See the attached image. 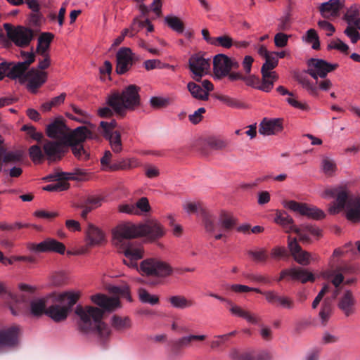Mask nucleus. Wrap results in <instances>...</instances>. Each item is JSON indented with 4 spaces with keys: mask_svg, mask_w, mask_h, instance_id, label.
<instances>
[{
    "mask_svg": "<svg viewBox=\"0 0 360 360\" xmlns=\"http://www.w3.org/2000/svg\"><path fill=\"white\" fill-rule=\"evenodd\" d=\"M165 233L163 226L155 220L139 224L125 222L117 225L112 230L113 243L126 257L123 259L124 264L133 266H137L136 261L143 257V250L140 243L131 240L146 237L150 241H155Z\"/></svg>",
    "mask_w": 360,
    "mask_h": 360,
    "instance_id": "1",
    "label": "nucleus"
},
{
    "mask_svg": "<svg viewBox=\"0 0 360 360\" xmlns=\"http://www.w3.org/2000/svg\"><path fill=\"white\" fill-rule=\"evenodd\" d=\"M91 301L102 309L92 306L77 305L75 314L79 317L77 322L80 332L95 333L101 338H107L110 334L109 327L102 321L103 311H112L120 307L117 297H109L105 295L96 294L91 297Z\"/></svg>",
    "mask_w": 360,
    "mask_h": 360,
    "instance_id": "2",
    "label": "nucleus"
},
{
    "mask_svg": "<svg viewBox=\"0 0 360 360\" xmlns=\"http://www.w3.org/2000/svg\"><path fill=\"white\" fill-rule=\"evenodd\" d=\"M321 196L324 198H334L328 206V212L335 214L345 210L349 221H360V196H354L345 185H338L326 188Z\"/></svg>",
    "mask_w": 360,
    "mask_h": 360,
    "instance_id": "3",
    "label": "nucleus"
},
{
    "mask_svg": "<svg viewBox=\"0 0 360 360\" xmlns=\"http://www.w3.org/2000/svg\"><path fill=\"white\" fill-rule=\"evenodd\" d=\"M46 134L50 138L63 139L65 144L72 147V153L77 159H89V154L82 145L90 134V131L86 127H79L69 131L63 121L57 118L47 126Z\"/></svg>",
    "mask_w": 360,
    "mask_h": 360,
    "instance_id": "4",
    "label": "nucleus"
},
{
    "mask_svg": "<svg viewBox=\"0 0 360 360\" xmlns=\"http://www.w3.org/2000/svg\"><path fill=\"white\" fill-rule=\"evenodd\" d=\"M140 89L135 84H129L122 91H112L106 97L105 103L114 110L118 117L123 118L127 112L134 111L140 106Z\"/></svg>",
    "mask_w": 360,
    "mask_h": 360,
    "instance_id": "5",
    "label": "nucleus"
},
{
    "mask_svg": "<svg viewBox=\"0 0 360 360\" xmlns=\"http://www.w3.org/2000/svg\"><path fill=\"white\" fill-rule=\"evenodd\" d=\"M57 303L47 308L46 315L55 322L65 320L72 307L79 299V295L74 292H65L51 295Z\"/></svg>",
    "mask_w": 360,
    "mask_h": 360,
    "instance_id": "6",
    "label": "nucleus"
},
{
    "mask_svg": "<svg viewBox=\"0 0 360 360\" xmlns=\"http://www.w3.org/2000/svg\"><path fill=\"white\" fill-rule=\"evenodd\" d=\"M202 224L206 232L213 233L216 231L230 232L238 224V219L231 212L221 210L216 222L215 217L209 211H201Z\"/></svg>",
    "mask_w": 360,
    "mask_h": 360,
    "instance_id": "7",
    "label": "nucleus"
},
{
    "mask_svg": "<svg viewBox=\"0 0 360 360\" xmlns=\"http://www.w3.org/2000/svg\"><path fill=\"white\" fill-rule=\"evenodd\" d=\"M137 266L127 265L131 268L136 269L142 275L153 276L157 277H167L172 274V268L166 262L154 258H148L143 260Z\"/></svg>",
    "mask_w": 360,
    "mask_h": 360,
    "instance_id": "8",
    "label": "nucleus"
},
{
    "mask_svg": "<svg viewBox=\"0 0 360 360\" xmlns=\"http://www.w3.org/2000/svg\"><path fill=\"white\" fill-rule=\"evenodd\" d=\"M4 28L8 37L17 46L21 48L27 46L34 38L32 29L23 26L14 27L9 23H5Z\"/></svg>",
    "mask_w": 360,
    "mask_h": 360,
    "instance_id": "9",
    "label": "nucleus"
},
{
    "mask_svg": "<svg viewBox=\"0 0 360 360\" xmlns=\"http://www.w3.org/2000/svg\"><path fill=\"white\" fill-rule=\"evenodd\" d=\"M278 63V58L271 53L266 56L265 63L262 66L261 73L264 79V85L261 89L264 92H269L272 89L274 82L278 79L276 72H271L277 66Z\"/></svg>",
    "mask_w": 360,
    "mask_h": 360,
    "instance_id": "10",
    "label": "nucleus"
},
{
    "mask_svg": "<svg viewBox=\"0 0 360 360\" xmlns=\"http://www.w3.org/2000/svg\"><path fill=\"white\" fill-rule=\"evenodd\" d=\"M307 65V72L316 80L318 77L325 78L328 73L335 70L339 66L338 63H330L323 59L319 58L309 59Z\"/></svg>",
    "mask_w": 360,
    "mask_h": 360,
    "instance_id": "11",
    "label": "nucleus"
},
{
    "mask_svg": "<svg viewBox=\"0 0 360 360\" xmlns=\"http://www.w3.org/2000/svg\"><path fill=\"white\" fill-rule=\"evenodd\" d=\"M21 328L18 325L0 330V349H15L20 344Z\"/></svg>",
    "mask_w": 360,
    "mask_h": 360,
    "instance_id": "12",
    "label": "nucleus"
},
{
    "mask_svg": "<svg viewBox=\"0 0 360 360\" xmlns=\"http://www.w3.org/2000/svg\"><path fill=\"white\" fill-rule=\"evenodd\" d=\"M285 207L302 215L307 216L314 219L319 220L325 217V213L321 210L316 207L309 206L305 203L290 200L286 202Z\"/></svg>",
    "mask_w": 360,
    "mask_h": 360,
    "instance_id": "13",
    "label": "nucleus"
},
{
    "mask_svg": "<svg viewBox=\"0 0 360 360\" xmlns=\"http://www.w3.org/2000/svg\"><path fill=\"white\" fill-rule=\"evenodd\" d=\"M28 248L30 250L37 252H54L60 255H63L65 251V246L63 243L51 238H48L38 244L30 243L28 245Z\"/></svg>",
    "mask_w": 360,
    "mask_h": 360,
    "instance_id": "14",
    "label": "nucleus"
},
{
    "mask_svg": "<svg viewBox=\"0 0 360 360\" xmlns=\"http://www.w3.org/2000/svg\"><path fill=\"white\" fill-rule=\"evenodd\" d=\"M262 295L265 297L268 303L275 307L291 310L295 306L292 298L285 295H281L274 290L263 291Z\"/></svg>",
    "mask_w": 360,
    "mask_h": 360,
    "instance_id": "15",
    "label": "nucleus"
},
{
    "mask_svg": "<svg viewBox=\"0 0 360 360\" xmlns=\"http://www.w3.org/2000/svg\"><path fill=\"white\" fill-rule=\"evenodd\" d=\"M208 295L220 300L221 302H226L230 307V311L233 315L236 316L243 318L248 322L252 324H257L260 320L259 318L255 316V315L250 314L249 311L242 309L240 307L234 304L231 300H227L221 296H219L217 294L210 292Z\"/></svg>",
    "mask_w": 360,
    "mask_h": 360,
    "instance_id": "16",
    "label": "nucleus"
},
{
    "mask_svg": "<svg viewBox=\"0 0 360 360\" xmlns=\"http://www.w3.org/2000/svg\"><path fill=\"white\" fill-rule=\"evenodd\" d=\"M189 68L194 75L193 78L200 82L203 74L209 69V59H205L200 53L192 55L189 58Z\"/></svg>",
    "mask_w": 360,
    "mask_h": 360,
    "instance_id": "17",
    "label": "nucleus"
},
{
    "mask_svg": "<svg viewBox=\"0 0 360 360\" xmlns=\"http://www.w3.org/2000/svg\"><path fill=\"white\" fill-rule=\"evenodd\" d=\"M24 80L28 82L27 88L32 93H36L37 89L47 80V73L32 68L24 75Z\"/></svg>",
    "mask_w": 360,
    "mask_h": 360,
    "instance_id": "18",
    "label": "nucleus"
},
{
    "mask_svg": "<svg viewBox=\"0 0 360 360\" xmlns=\"http://www.w3.org/2000/svg\"><path fill=\"white\" fill-rule=\"evenodd\" d=\"M288 246L292 256L297 263L304 266L310 263V253L302 249L295 238L288 237Z\"/></svg>",
    "mask_w": 360,
    "mask_h": 360,
    "instance_id": "19",
    "label": "nucleus"
},
{
    "mask_svg": "<svg viewBox=\"0 0 360 360\" xmlns=\"http://www.w3.org/2000/svg\"><path fill=\"white\" fill-rule=\"evenodd\" d=\"M132 52L129 48H121L117 53L116 72L119 75H123L129 70L132 65Z\"/></svg>",
    "mask_w": 360,
    "mask_h": 360,
    "instance_id": "20",
    "label": "nucleus"
},
{
    "mask_svg": "<svg viewBox=\"0 0 360 360\" xmlns=\"http://www.w3.org/2000/svg\"><path fill=\"white\" fill-rule=\"evenodd\" d=\"M43 148L44 154L49 161L60 160L65 152V144L58 141H49Z\"/></svg>",
    "mask_w": 360,
    "mask_h": 360,
    "instance_id": "21",
    "label": "nucleus"
},
{
    "mask_svg": "<svg viewBox=\"0 0 360 360\" xmlns=\"http://www.w3.org/2000/svg\"><path fill=\"white\" fill-rule=\"evenodd\" d=\"M84 233L85 240L88 247L100 245L105 240L104 233L91 223H88Z\"/></svg>",
    "mask_w": 360,
    "mask_h": 360,
    "instance_id": "22",
    "label": "nucleus"
},
{
    "mask_svg": "<svg viewBox=\"0 0 360 360\" xmlns=\"http://www.w3.org/2000/svg\"><path fill=\"white\" fill-rule=\"evenodd\" d=\"M283 130V120L264 118L259 126V132L265 136L274 135Z\"/></svg>",
    "mask_w": 360,
    "mask_h": 360,
    "instance_id": "23",
    "label": "nucleus"
},
{
    "mask_svg": "<svg viewBox=\"0 0 360 360\" xmlns=\"http://www.w3.org/2000/svg\"><path fill=\"white\" fill-rule=\"evenodd\" d=\"M344 3L345 0H329L320 6V13L324 18L327 19L338 17Z\"/></svg>",
    "mask_w": 360,
    "mask_h": 360,
    "instance_id": "24",
    "label": "nucleus"
},
{
    "mask_svg": "<svg viewBox=\"0 0 360 360\" xmlns=\"http://www.w3.org/2000/svg\"><path fill=\"white\" fill-rule=\"evenodd\" d=\"M229 57L220 53L214 57L213 69L215 75L218 78H222L229 74Z\"/></svg>",
    "mask_w": 360,
    "mask_h": 360,
    "instance_id": "25",
    "label": "nucleus"
},
{
    "mask_svg": "<svg viewBox=\"0 0 360 360\" xmlns=\"http://www.w3.org/2000/svg\"><path fill=\"white\" fill-rule=\"evenodd\" d=\"M33 58H30L27 62H19L18 63H8V69L7 71V77L11 79H16L18 77H23L26 74L25 72L28 70L30 65L33 63Z\"/></svg>",
    "mask_w": 360,
    "mask_h": 360,
    "instance_id": "26",
    "label": "nucleus"
},
{
    "mask_svg": "<svg viewBox=\"0 0 360 360\" xmlns=\"http://www.w3.org/2000/svg\"><path fill=\"white\" fill-rule=\"evenodd\" d=\"M205 339L206 335H190L184 336L172 342V351L177 354L182 348L188 347L193 341H204Z\"/></svg>",
    "mask_w": 360,
    "mask_h": 360,
    "instance_id": "27",
    "label": "nucleus"
},
{
    "mask_svg": "<svg viewBox=\"0 0 360 360\" xmlns=\"http://www.w3.org/2000/svg\"><path fill=\"white\" fill-rule=\"evenodd\" d=\"M339 309L346 316L352 315L354 311L355 299L350 290H347L338 302Z\"/></svg>",
    "mask_w": 360,
    "mask_h": 360,
    "instance_id": "28",
    "label": "nucleus"
},
{
    "mask_svg": "<svg viewBox=\"0 0 360 360\" xmlns=\"http://www.w3.org/2000/svg\"><path fill=\"white\" fill-rule=\"evenodd\" d=\"M274 221L281 226L286 233L292 232L297 227L292 218L283 210H276Z\"/></svg>",
    "mask_w": 360,
    "mask_h": 360,
    "instance_id": "29",
    "label": "nucleus"
},
{
    "mask_svg": "<svg viewBox=\"0 0 360 360\" xmlns=\"http://www.w3.org/2000/svg\"><path fill=\"white\" fill-rule=\"evenodd\" d=\"M54 38V34L51 32H42L38 38L36 53L39 55L49 54L48 51L50 44Z\"/></svg>",
    "mask_w": 360,
    "mask_h": 360,
    "instance_id": "30",
    "label": "nucleus"
},
{
    "mask_svg": "<svg viewBox=\"0 0 360 360\" xmlns=\"http://www.w3.org/2000/svg\"><path fill=\"white\" fill-rule=\"evenodd\" d=\"M140 165L141 163L136 158L122 159L112 162L110 166V171L131 169Z\"/></svg>",
    "mask_w": 360,
    "mask_h": 360,
    "instance_id": "31",
    "label": "nucleus"
},
{
    "mask_svg": "<svg viewBox=\"0 0 360 360\" xmlns=\"http://www.w3.org/2000/svg\"><path fill=\"white\" fill-rule=\"evenodd\" d=\"M324 275L328 279L330 280L332 284L335 286L333 298L335 299L340 293V285L344 281V276L340 273L336 274V271H327Z\"/></svg>",
    "mask_w": 360,
    "mask_h": 360,
    "instance_id": "32",
    "label": "nucleus"
},
{
    "mask_svg": "<svg viewBox=\"0 0 360 360\" xmlns=\"http://www.w3.org/2000/svg\"><path fill=\"white\" fill-rule=\"evenodd\" d=\"M46 300L45 298H37L30 302V312L34 316H41L46 314Z\"/></svg>",
    "mask_w": 360,
    "mask_h": 360,
    "instance_id": "33",
    "label": "nucleus"
},
{
    "mask_svg": "<svg viewBox=\"0 0 360 360\" xmlns=\"http://www.w3.org/2000/svg\"><path fill=\"white\" fill-rule=\"evenodd\" d=\"M103 136L110 142L112 150L114 153H119L122 150L120 133L117 131L103 134Z\"/></svg>",
    "mask_w": 360,
    "mask_h": 360,
    "instance_id": "34",
    "label": "nucleus"
},
{
    "mask_svg": "<svg viewBox=\"0 0 360 360\" xmlns=\"http://www.w3.org/2000/svg\"><path fill=\"white\" fill-rule=\"evenodd\" d=\"M291 277L296 280L301 281L304 283L307 281L313 282L315 280L314 274L302 268H292Z\"/></svg>",
    "mask_w": 360,
    "mask_h": 360,
    "instance_id": "35",
    "label": "nucleus"
},
{
    "mask_svg": "<svg viewBox=\"0 0 360 360\" xmlns=\"http://www.w3.org/2000/svg\"><path fill=\"white\" fill-rule=\"evenodd\" d=\"M187 88L193 98L201 101L208 100L209 94L204 91L200 85L190 82L187 84Z\"/></svg>",
    "mask_w": 360,
    "mask_h": 360,
    "instance_id": "36",
    "label": "nucleus"
},
{
    "mask_svg": "<svg viewBox=\"0 0 360 360\" xmlns=\"http://www.w3.org/2000/svg\"><path fill=\"white\" fill-rule=\"evenodd\" d=\"M112 326L118 331H124L131 328V321L128 317L122 318L117 315H114L112 318Z\"/></svg>",
    "mask_w": 360,
    "mask_h": 360,
    "instance_id": "37",
    "label": "nucleus"
},
{
    "mask_svg": "<svg viewBox=\"0 0 360 360\" xmlns=\"http://www.w3.org/2000/svg\"><path fill=\"white\" fill-rule=\"evenodd\" d=\"M169 302L174 307L178 309H185L194 305L193 300H187L182 295L172 296L169 298Z\"/></svg>",
    "mask_w": 360,
    "mask_h": 360,
    "instance_id": "38",
    "label": "nucleus"
},
{
    "mask_svg": "<svg viewBox=\"0 0 360 360\" xmlns=\"http://www.w3.org/2000/svg\"><path fill=\"white\" fill-rule=\"evenodd\" d=\"M229 356L231 360H255L253 352L241 351L236 348L231 349Z\"/></svg>",
    "mask_w": 360,
    "mask_h": 360,
    "instance_id": "39",
    "label": "nucleus"
},
{
    "mask_svg": "<svg viewBox=\"0 0 360 360\" xmlns=\"http://www.w3.org/2000/svg\"><path fill=\"white\" fill-rule=\"evenodd\" d=\"M332 311L333 307L330 302L325 300L321 305V308L319 314L322 326H326L332 314Z\"/></svg>",
    "mask_w": 360,
    "mask_h": 360,
    "instance_id": "40",
    "label": "nucleus"
},
{
    "mask_svg": "<svg viewBox=\"0 0 360 360\" xmlns=\"http://www.w3.org/2000/svg\"><path fill=\"white\" fill-rule=\"evenodd\" d=\"M165 21L174 31L178 33H182L184 32V24L179 18L174 15H167L165 18Z\"/></svg>",
    "mask_w": 360,
    "mask_h": 360,
    "instance_id": "41",
    "label": "nucleus"
},
{
    "mask_svg": "<svg viewBox=\"0 0 360 360\" xmlns=\"http://www.w3.org/2000/svg\"><path fill=\"white\" fill-rule=\"evenodd\" d=\"M29 227H33L37 230H40V227L30 224L27 223H21V222H15L13 224H8L5 221H2L0 223V230L1 231H12L16 229H20L23 228H29Z\"/></svg>",
    "mask_w": 360,
    "mask_h": 360,
    "instance_id": "42",
    "label": "nucleus"
},
{
    "mask_svg": "<svg viewBox=\"0 0 360 360\" xmlns=\"http://www.w3.org/2000/svg\"><path fill=\"white\" fill-rule=\"evenodd\" d=\"M214 98L221 101V103L226 104L229 107L240 108L243 107V103L238 101L237 99L230 97L226 95L215 94L214 95Z\"/></svg>",
    "mask_w": 360,
    "mask_h": 360,
    "instance_id": "43",
    "label": "nucleus"
},
{
    "mask_svg": "<svg viewBox=\"0 0 360 360\" xmlns=\"http://www.w3.org/2000/svg\"><path fill=\"white\" fill-rule=\"evenodd\" d=\"M243 81L245 82V83L247 86L262 91V89L261 88L264 85V79H262V84H260L259 78L255 75H252L251 73H249V74H244Z\"/></svg>",
    "mask_w": 360,
    "mask_h": 360,
    "instance_id": "44",
    "label": "nucleus"
},
{
    "mask_svg": "<svg viewBox=\"0 0 360 360\" xmlns=\"http://www.w3.org/2000/svg\"><path fill=\"white\" fill-rule=\"evenodd\" d=\"M4 163H17L21 162L23 158L22 150L9 151L1 158Z\"/></svg>",
    "mask_w": 360,
    "mask_h": 360,
    "instance_id": "45",
    "label": "nucleus"
},
{
    "mask_svg": "<svg viewBox=\"0 0 360 360\" xmlns=\"http://www.w3.org/2000/svg\"><path fill=\"white\" fill-rule=\"evenodd\" d=\"M29 155L34 163H40L44 160L45 154L40 146L33 145L29 149Z\"/></svg>",
    "mask_w": 360,
    "mask_h": 360,
    "instance_id": "46",
    "label": "nucleus"
},
{
    "mask_svg": "<svg viewBox=\"0 0 360 360\" xmlns=\"http://www.w3.org/2000/svg\"><path fill=\"white\" fill-rule=\"evenodd\" d=\"M139 296L140 300L143 303H148L155 305L159 302V297L156 295H151L146 289L140 288L139 290Z\"/></svg>",
    "mask_w": 360,
    "mask_h": 360,
    "instance_id": "47",
    "label": "nucleus"
},
{
    "mask_svg": "<svg viewBox=\"0 0 360 360\" xmlns=\"http://www.w3.org/2000/svg\"><path fill=\"white\" fill-rule=\"evenodd\" d=\"M109 291L112 294L120 295L122 297L126 298L129 302L131 301L129 288L127 285L110 286L109 288Z\"/></svg>",
    "mask_w": 360,
    "mask_h": 360,
    "instance_id": "48",
    "label": "nucleus"
},
{
    "mask_svg": "<svg viewBox=\"0 0 360 360\" xmlns=\"http://www.w3.org/2000/svg\"><path fill=\"white\" fill-rule=\"evenodd\" d=\"M104 201L105 198L102 195H89L83 202L85 203L86 206L90 207L93 210L101 207Z\"/></svg>",
    "mask_w": 360,
    "mask_h": 360,
    "instance_id": "49",
    "label": "nucleus"
},
{
    "mask_svg": "<svg viewBox=\"0 0 360 360\" xmlns=\"http://www.w3.org/2000/svg\"><path fill=\"white\" fill-rule=\"evenodd\" d=\"M214 46L230 49L233 45V39L228 34H224L214 38Z\"/></svg>",
    "mask_w": 360,
    "mask_h": 360,
    "instance_id": "50",
    "label": "nucleus"
},
{
    "mask_svg": "<svg viewBox=\"0 0 360 360\" xmlns=\"http://www.w3.org/2000/svg\"><path fill=\"white\" fill-rule=\"evenodd\" d=\"M134 205L136 214H140L142 212H147L150 210L148 200L146 197L140 198Z\"/></svg>",
    "mask_w": 360,
    "mask_h": 360,
    "instance_id": "51",
    "label": "nucleus"
},
{
    "mask_svg": "<svg viewBox=\"0 0 360 360\" xmlns=\"http://www.w3.org/2000/svg\"><path fill=\"white\" fill-rule=\"evenodd\" d=\"M306 41L312 44V49L318 50L320 49V41L319 36L314 29H310L307 32Z\"/></svg>",
    "mask_w": 360,
    "mask_h": 360,
    "instance_id": "52",
    "label": "nucleus"
},
{
    "mask_svg": "<svg viewBox=\"0 0 360 360\" xmlns=\"http://www.w3.org/2000/svg\"><path fill=\"white\" fill-rule=\"evenodd\" d=\"M328 49H336L340 52L347 54L349 51V46L340 39L332 40L328 45Z\"/></svg>",
    "mask_w": 360,
    "mask_h": 360,
    "instance_id": "53",
    "label": "nucleus"
},
{
    "mask_svg": "<svg viewBox=\"0 0 360 360\" xmlns=\"http://www.w3.org/2000/svg\"><path fill=\"white\" fill-rule=\"evenodd\" d=\"M336 165L335 162L328 158H325L322 161V169L323 172L328 176H332L336 170Z\"/></svg>",
    "mask_w": 360,
    "mask_h": 360,
    "instance_id": "54",
    "label": "nucleus"
},
{
    "mask_svg": "<svg viewBox=\"0 0 360 360\" xmlns=\"http://www.w3.org/2000/svg\"><path fill=\"white\" fill-rule=\"evenodd\" d=\"M12 300L15 302V304H13L10 306V309L11 311V313L15 315L18 316L20 313V308L19 307L20 304L25 305V300L23 297H19L17 295H12L11 296Z\"/></svg>",
    "mask_w": 360,
    "mask_h": 360,
    "instance_id": "55",
    "label": "nucleus"
},
{
    "mask_svg": "<svg viewBox=\"0 0 360 360\" xmlns=\"http://www.w3.org/2000/svg\"><path fill=\"white\" fill-rule=\"evenodd\" d=\"M359 10L356 5L352 6L347 10L344 16V19L349 25H352L353 20L359 18Z\"/></svg>",
    "mask_w": 360,
    "mask_h": 360,
    "instance_id": "56",
    "label": "nucleus"
},
{
    "mask_svg": "<svg viewBox=\"0 0 360 360\" xmlns=\"http://www.w3.org/2000/svg\"><path fill=\"white\" fill-rule=\"evenodd\" d=\"M71 174H66L65 172H56L54 174H49L44 178L46 181H64L65 179L73 178Z\"/></svg>",
    "mask_w": 360,
    "mask_h": 360,
    "instance_id": "57",
    "label": "nucleus"
},
{
    "mask_svg": "<svg viewBox=\"0 0 360 360\" xmlns=\"http://www.w3.org/2000/svg\"><path fill=\"white\" fill-rule=\"evenodd\" d=\"M69 188V184L65 181H58L53 184H49L44 187V190L47 191H61L67 190Z\"/></svg>",
    "mask_w": 360,
    "mask_h": 360,
    "instance_id": "58",
    "label": "nucleus"
},
{
    "mask_svg": "<svg viewBox=\"0 0 360 360\" xmlns=\"http://www.w3.org/2000/svg\"><path fill=\"white\" fill-rule=\"evenodd\" d=\"M231 289L235 292H250L253 291L259 294L263 293V291H262L259 288H250L247 285H240V284H234L231 286Z\"/></svg>",
    "mask_w": 360,
    "mask_h": 360,
    "instance_id": "59",
    "label": "nucleus"
},
{
    "mask_svg": "<svg viewBox=\"0 0 360 360\" xmlns=\"http://www.w3.org/2000/svg\"><path fill=\"white\" fill-rule=\"evenodd\" d=\"M117 122L114 120L110 122L102 121L99 126L101 132L103 134L114 132V129L117 127Z\"/></svg>",
    "mask_w": 360,
    "mask_h": 360,
    "instance_id": "60",
    "label": "nucleus"
},
{
    "mask_svg": "<svg viewBox=\"0 0 360 360\" xmlns=\"http://www.w3.org/2000/svg\"><path fill=\"white\" fill-rule=\"evenodd\" d=\"M344 33L351 39L353 44L356 43L360 39V34L356 28L349 25L344 31Z\"/></svg>",
    "mask_w": 360,
    "mask_h": 360,
    "instance_id": "61",
    "label": "nucleus"
},
{
    "mask_svg": "<svg viewBox=\"0 0 360 360\" xmlns=\"http://www.w3.org/2000/svg\"><path fill=\"white\" fill-rule=\"evenodd\" d=\"M207 145L212 149L221 150L226 146L224 141L214 137H210L207 141Z\"/></svg>",
    "mask_w": 360,
    "mask_h": 360,
    "instance_id": "62",
    "label": "nucleus"
},
{
    "mask_svg": "<svg viewBox=\"0 0 360 360\" xmlns=\"http://www.w3.org/2000/svg\"><path fill=\"white\" fill-rule=\"evenodd\" d=\"M22 130L26 131L32 139L37 141H41L43 138L42 134L36 131L35 128L32 126L24 125Z\"/></svg>",
    "mask_w": 360,
    "mask_h": 360,
    "instance_id": "63",
    "label": "nucleus"
},
{
    "mask_svg": "<svg viewBox=\"0 0 360 360\" xmlns=\"http://www.w3.org/2000/svg\"><path fill=\"white\" fill-rule=\"evenodd\" d=\"M288 41V36L284 33L278 32L274 37V43L277 47H285Z\"/></svg>",
    "mask_w": 360,
    "mask_h": 360,
    "instance_id": "64",
    "label": "nucleus"
}]
</instances>
